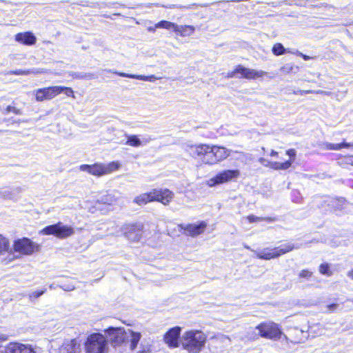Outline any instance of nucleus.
Instances as JSON below:
<instances>
[{"label":"nucleus","instance_id":"obj_1","mask_svg":"<svg viewBox=\"0 0 353 353\" xmlns=\"http://www.w3.org/2000/svg\"><path fill=\"white\" fill-rule=\"evenodd\" d=\"M185 150L192 159L208 165L221 162L230 155V150L227 148L208 143L189 145Z\"/></svg>","mask_w":353,"mask_h":353},{"label":"nucleus","instance_id":"obj_2","mask_svg":"<svg viewBox=\"0 0 353 353\" xmlns=\"http://www.w3.org/2000/svg\"><path fill=\"white\" fill-rule=\"evenodd\" d=\"M207 336L201 331L192 330L185 332L180 343L188 353H199L205 347Z\"/></svg>","mask_w":353,"mask_h":353},{"label":"nucleus","instance_id":"obj_3","mask_svg":"<svg viewBox=\"0 0 353 353\" xmlns=\"http://www.w3.org/2000/svg\"><path fill=\"white\" fill-rule=\"evenodd\" d=\"M261 337L274 341H281L282 343L288 344V338L283 334L278 324L273 322H265L258 325L256 327Z\"/></svg>","mask_w":353,"mask_h":353},{"label":"nucleus","instance_id":"obj_4","mask_svg":"<svg viewBox=\"0 0 353 353\" xmlns=\"http://www.w3.org/2000/svg\"><path fill=\"white\" fill-rule=\"evenodd\" d=\"M120 167L121 164L119 161H111L108 164L99 163H95L91 165L82 164L79 166V170L99 177L117 171Z\"/></svg>","mask_w":353,"mask_h":353},{"label":"nucleus","instance_id":"obj_5","mask_svg":"<svg viewBox=\"0 0 353 353\" xmlns=\"http://www.w3.org/2000/svg\"><path fill=\"white\" fill-rule=\"evenodd\" d=\"M85 350L86 353H108V341L103 334L93 333L88 336L85 343Z\"/></svg>","mask_w":353,"mask_h":353},{"label":"nucleus","instance_id":"obj_6","mask_svg":"<svg viewBox=\"0 0 353 353\" xmlns=\"http://www.w3.org/2000/svg\"><path fill=\"white\" fill-rule=\"evenodd\" d=\"M12 249L21 256H30L39 252L41 250V245L28 237H22L13 241Z\"/></svg>","mask_w":353,"mask_h":353},{"label":"nucleus","instance_id":"obj_7","mask_svg":"<svg viewBox=\"0 0 353 353\" xmlns=\"http://www.w3.org/2000/svg\"><path fill=\"white\" fill-rule=\"evenodd\" d=\"M44 235H53L59 239L70 237L74 233V229L68 225H63L61 222L44 227L40 232Z\"/></svg>","mask_w":353,"mask_h":353},{"label":"nucleus","instance_id":"obj_8","mask_svg":"<svg viewBox=\"0 0 353 353\" xmlns=\"http://www.w3.org/2000/svg\"><path fill=\"white\" fill-rule=\"evenodd\" d=\"M240 172L238 170H225L217 173L214 177L207 181L209 187L228 183L239 177Z\"/></svg>","mask_w":353,"mask_h":353},{"label":"nucleus","instance_id":"obj_9","mask_svg":"<svg viewBox=\"0 0 353 353\" xmlns=\"http://www.w3.org/2000/svg\"><path fill=\"white\" fill-rule=\"evenodd\" d=\"M208 224L205 221H201L198 224H179V230L185 235L195 237L203 234L207 228Z\"/></svg>","mask_w":353,"mask_h":353},{"label":"nucleus","instance_id":"obj_10","mask_svg":"<svg viewBox=\"0 0 353 353\" xmlns=\"http://www.w3.org/2000/svg\"><path fill=\"white\" fill-rule=\"evenodd\" d=\"M237 78L246 79L248 80H255L264 77L267 72L263 70H256L245 68L243 65L239 64L235 66Z\"/></svg>","mask_w":353,"mask_h":353},{"label":"nucleus","instance_id":"obj_11","mask_svg":"<svg viewBox=\"0 0 353 353\" xmlns=\"http://www.w3.org/2000/svg\"><path fill=\"white\" fill-rule=\"evenodd\" d=\"M285 154L288 155L289 159L284 161H268V166L275 170H285L289 169L294 162L296 157V152L294 148L286 150Z\"/></svg>","mask_w":353,"mask_h":353},{"label":"nucleus","instance_id":"obj_12","mask_svg":"<svg viewBox=\"0 0 353 353\" xmlns=\"http://www.w3.org/2000/svg\"><path fill=\"white\" fill-rule=\"evenodd\" d=\"M0 353H35L31 345L20 343H10L0 347Z\"/></svg>","mask_w":353,"mask_h":353},{"label":"nucleus","instance_id":"obj_13","mask_svg":"<svg viewBox=\"0 0 353 353\" xmlns=\"http://www.w3.org/2000/svg\"><path fill=\"white\" fill-rule=\"evenodd\" d=\"M143 230L142 223H132L124 226V235L132 241H139Z\"/></svg>","mask_w":353,"mask_h":353},{"label":"nucleus","instance_id":"obj_14","mask_svg":"<svg viewBox=\"0 0 353 353\" xmlns=\"http://www.w3.org/2000/svg\"><path fill=\"white\" fill-rule=\"evenodd\" d=\"M57 90V85L39 88L35 90V99L39 102L51 100L58 95Z\"/></svg>","mask_w":353,"mask_h":353},{"label":"nucleus","instance_id":"obj_15","mask_svg":"<svg viewBox=\"0 0 353 353\" xmlns=\"http://www.w3.org/2000/svg\"><path fill=\"white\" fill-rule=\"evenodd\" d=\"M155 202L168 205L173 201L174 192L168 188H154Z\"/></svg>","mask_w":353,"mask_h":353},{"label":"nucleus","instance_id":"obj_16","mask_svg":"<svg viewBox=\"0 0 353 353\" xmlns=\"http://www.w3.org/2000/svg\"><path fill=\"white\" fill-rule=\"evenodd\" d=\"M309 334L307 331H304L297 327L291 328L288 333V343H303L307 339Z\"/></svg>","mask_w":353,"mask_h":353},{"label":"nucleus","instance_id":"obj_17","mask_svg":"<svg viewBox=\"0 0 353 353\" xmlns=\"http://www.w3.org/2000/svg\"><path fill=\"white\" fill-rule=\"evenodd\" d=\"M181 333L180 327H174L171 328L166 332L164 336L165 343L171 347H176L179 346V339Z\"/></svg>","mask_w":353,"mask_h":353},{"label":"nucleus","instance_id":"obj_18","mask_svg":"<svg viewBox=\"0 0 353 353\" xmlns=\"http://www.w3.org/2000/svg\"><path fill=\"white\" fill-rule=\"evenodd\" d=\"M14 39L17 42L24 46H32L37 42L36 36L30 31L21 32L16 34Z\"/></svg>","mask_w":353,"mask_h":353},{"label":"nucleus","instance_id":"obj_19","mask_svg":"<svg viewBox=\"0 0 353 353\" xmlns=\"http://www.w3.org/2000/svg\"><path fill=\"white\" fill-rule=\"evenodd\" d=\"M108 333L110 336V339L115 343H125L127 336V330L121 327H110Z\"/></svg>","mask_w":353,"mask_h":353},{"label":"nucleus","instance_id":"obj_20","mask_svg":"<svg viewBox=\"0 0 353 353\" xmlns=\"http://www.w3.org/2000/svg\"><path fill=\"white\" fill-rule=\"evenodd\" d=\"M133 202L139 205H145L149 203L155 202V191L154 188L150 191L142 193L134 198Z\"/></svg>","mask_w":353,"mask_h":353},{"label":"nucleus","instance_id":"obj_21","mask_svg":"<svg viewBox=\"0 0 353 353\" xmlns=\"http://www.w3.org/2000/svg\"><path fill=\"white\" fill-rule=\"evenodd\" d=\"M141 338V334L140 332H134L130 329H128L125 343H129L130 349L134 350L137 347Z\"/></svg>","mask_w":353,"mask_h":353},{"label":"nucleus","instance_id":"obj_22","mask_svg":"<svg viewBox=\"0 0 353 353\" xmlns=\"http://www.w3.org/2000/svg\"><path fill=\"white\" fill-rule=\"evenodd\" d=\"M259 258L265 260H270L279 256L278 248H265L258 254Z\"/></svg>","mask_w":353,"mask_h":353},{"label":"nucleus","instance_id":"obj_23","mask_svg":"<svg viewBox=\"0 0 353 353\" xmlns=\"http://www.w3.org/2000/svg\"><path fill=\"white\" fill-rule=\"evenodd\" d=\"M177 36L182 37H189L195 32V27L190 25H177L176 23L174 31Z\"/></svg>","mask_w":353,"mask_h":353},{"label":"nucleus","instance_id":"obj_24","mask_svg":"<svg viewBox=\"0 0 353 353\" xmlns=\"http://www.w3.org/2000/svg\"><path fill=\"white\" fill-rule=\"evenodd\" d=\"M325 148L329 150H340L343 148H353V143H346L343 141L340 143H330L325 144Z\"/></svg>","mask_w":353,"mask_h":353},{"label":"nucleus","instance_id":"obj_25","mask_svg":"<svg viewBox=\"0 0 353 353\" xmlns=\"http://www.w3.org/2000/svg\"><path fill=\"white\" fill-rule=\"evenodd\" d=\"M115 73L118 76L121 77H128V78L142 80V81H151L152 79L154 78L153 75L144 76V75H141V74H127V73L121 72H116Z\"/></svg>","mask_w":353,"mask_h":353},{"label":"nucleus","instance_id":"obj_26","mask_svg":"<svg viewBox=\"0 0 353 353\" xmlns=\"http://www.w3.org/2000/svg\"><path fill=\"white\" fill-rule=\"evenodd\" d=\"M175 26H176L175 23H173V22L169 21H166V20H161L154 25V28H163V29H165V30H172L173 31H174Z\"/></svg>","mask_w":353,"mask_h":353},{"label":"nucleus","instance_id":"obj_27","mask_svg":"<svg viewBox=\"0 0 353 353\" xmlns=\"http://www.w3.org/2000/svg\"><path fill=\"white\" fill-rule=\"evenodd\" d=\"M10 249V241L8 238L0 234V256L4 254Z\"/></svg>","mask_w":353,"mask_h":353},{"label":"nucleus","instance_id":"obj_28","mask_svg":"<svg viewBox=\"0 0 353 353\" xmlns=\"http://www.w3.org/2000/svg\"><path fill=\"white\" fill-rule=\"evenodd\" d=\"M319 272L321 274L326 276H331L333 274V270L327 263H322L319 266Z\"/></svg>","mask_w":353,"mask_h":353},{"label":"nucleus","instance_id":"obj_29","mask_svg":"<svg viewBox=\"0 0 353 353\" xmlns=\"http://www.w3.org/2000/svg\"><path fill=\"white\" fill-rule=\"evenodd\" d=\"M345 202V199L344 198H334L332 199L330 205L332 210H340L343 208V205L344 204Z\"/></svg>","mask_w":353,"mask_h":353},{"label":"nucleus","instance_id":"obj_30","mask_svg":"<svg viewBox=\"0 0 353 353\" xmlns=\"http://www.w3.org/2000/svg\"><path fill=\"white\" fill-rule=\"evenodd\" d=\"M247 221L250 223H256L259 221H267V222H271L274 221V219L272 217H261V216H256L254 214H250L246 216Z\"/></svg>","mask_w":353,"mask_h":353},{"label":"nucleus","instance_id":"obj_31","mask_svg":"<svg viewBox=\"0 0 353 353\" xmlns=\"http://www.w3.org/2000/svg\"><path fill=\"white\" fill-rule=\"evenodd\" d=\"M125 144L132 147H139L141 145V141L137 135H129Z\"/></svg>","mask_w":353,"mask_h":353},{"label":"nucleus","instance_id":"obj_32","mask_svg":"<svg viewBox=\"0 0 353 353\" xmlns=\"http://www.w3.org/2000/svg\"><path fill=\"white\" fill-rule=\"evenodd\" d=\"M277 248L279 256H281L292 251L296 248V246L292 243H285Z\"/></svg>","mask_w":353,"mask_h":353},{"label":"nucleus","instance_id":"obj_33","mask_svg":"<svg viewBox=\"0 0 353 353\" xmlns=\"http://www.w3.org/2000/svg\"><path fill=\"white\" fill-rule=\"evenodd\" d=\"M57 90L58 95L61 93H64L67 97L75 98L74 92L70 87L57 85Z\"/></svg>","mask_w":353,"mask_h":353},{"label":"nucleus","instance_id":"obj_34","mask_svg":"<svg viewBox=\"0 0 353 353\" xmlns=\"http://www.w3.org/2000/svg\"><path fill=\"white\" fill-rule=\"evenodd\" d=\"M272 52L274 55L280 56L284 54L286 50L281 43H276L272 46Z\"/></svg>","mask_w":353,"mask_h":353},{"label":"nucleus","instance_id":"obj_35","mask_svg":"<svg viewBox=\"0 0 353 353\" xmlns=\"http://www.w3.org/2000/svg\"><path fill=\"white\" fill-rule=\"evenodd\" d=\"M65 349L68 353H79L80 347L74 341H72L70 344H68Z\"/></svg>","mask_w":353,"mask_h":353},{"label":"nucleus","instance_id":"obj_36","mask_svg":"<svg viewBox=\"0 0 353 353\" xmlns=\"http://www.w3.org/2000/svg\"><path fill=\"white\" fill-rule=\"evenodd\" d=\"M313 275V272L308 269L302 270L299 274V278L301 279H309Z\"/></svg>","mask_w":353,"mask_h":353},{"label":"nucleus","instance_id":"obj_37","mask_svg":"<svg viewBox=\"0 0 353 353\" xmlns=\"http://www.w3.org/2000/svg\"><path fill=\"white\" fill-rule=\"evenodd\" d=\"M5 113L6 114H8L10 112H12L14 113V114H17V115H19V114H21V110L14 106H12V105H8L6 108H5Z\"/></svg>","mask_w":353,"mask_h":353},{"label":"nucleus","instance_id":"obj_38","mask_svg":"<svg viewBox=\"0 0 353 353\" xmlns=\"http://www.w3.org/2000/svg\"><path fill=\"white\" fill-rule=\"evenodd\" d=\"M294 67L291 64H285L280 68V71L283 74H287L292 72Z\"/></svg>","mask_w":353,"mask_h":353},{"label":"nucleus","instance_id":"obj_39","mask_svg":"<svg viewBox=\"0 0 353 353\" xmlns=\"http://www.w3.org/2000/svg\"><path fill=\"white\" fill-rule=\"evenodd\" d=\"M316 92L312 90H296L292 92V94L294 95H303L306 94H312Z\"/></svg>","mask_w":353,"mask_h":353},{"label":"nucleus","instance_id":"obj_40","mask_svg":"<svg viewBox=\"0 0 353 353\" xmlns=\"http://www.w3.org/2000/svg\"><path fill=\"white\" fill-rule=\"evenodd\" d=\"M44 293L43 290H37L29 294V299L32 301Z\"/></svg>","mask_w":353,"mask_h":353},{"label":"nucleus","instance_id":"obj_41","mask_svg":"<svg viewBox=\"0 0 353 353\" xmlns=\"http://www.w3.org/2000/svg\"><path fill=\"white\" fill-rule=\"evenodd\" d=\"M225 77L228 79H232V78H234V77L237 78L236 68H234L232 71L228 72L227 73Z\"/></svg>","mask_w":353,"mask_h":353},{"label":"nucleus","instance_id":"obj_42","mask_svg":"<svg viewBox=\"0 0 353 353\" xmlns=\"http://www.w3.org/2000/svg\"><path fill=\"white\" fill-rule=\"evenodd\" d=\"M344 162L346 164L353 165V155H347L344 157Z\"/></svg>","mask_w":353,"mask_h":353},{"label":"nucleus","instance_id":"obj_43","mask_svg":"<svg viewBox=\"0 0 353 353\" xmlns=\"http://www.w3.org/2000/svg\"><path fill=\"white\" fill-rule=\"evenodd\" d=\"M105 200H106V201H105L104 203H107L108 205H112L116 201L114 197L113 196H111V195H107L105 196Z\"/></svg>","mask_w":353,"mask_h":353},{"label":"nucleus","instance_id":"obj_44","mask_svg":"<svg viewBox=\"0 0 353 353\" xmlns=\"http://www.w3.org/2000/svg\"><path fill=\"white\" fill-rule=\"evenodd\" d=\"M17 257L15 256L13 254H11V257L9 259H2V262L4 263V264H8L9 262L14 260L15 259H17Z\"/></svg>","mask_w":353,"mask_h":353},{"label":"nucleus","instance_id":"obj_45","mask_svg":"<svg viewBox=\"0 0 353 353\" xmlns=\"http://www.w3.org/2000/svg\"><path fill=\"white\" fill-rule=\"evenodd\" d=\"M336 307H337L336 304H331V305H329L327 306V310L330 312H332V311L335 310L336 309Z\"/></svg>","mask_w":353,"mask_h":353},{"label":"nucleus","instance_id":"obj_46","mask_svg":"<svg viewBox=\"0 0 353 353\" xmlns=\"http://www.w3.org/2000/svg\"><path fill=\"white\" fill-rule=\"evenodd\" d=\"M270 157H276L279 159V152L274 150H271L270 153Z\"/></svg>","mask_w":353,"mask_h":353},{"label":"nucleus","instance_id":"obj_47","mask_svg":"<svg viewBox=\"0 0 353 353\" xmlns=\"http://www.w3.org/2000/svg\"><path fill=\"white\" fill-rule=\"evenodd\" d=\"M301 57L303 58V60L305 61H308V60H310L311 59V57H309L308 55H306V54H301Z\"/></svg>","mask_w":353,"mask_h":353},{"label":"nucleus","instance_id":"obj_48","mask_svg":"<svg viewBox=\"0 0 353 353\" xmlns=\"http://www.w3.org/2000/svg\"><path fill=\"white\" fill-rule=\"evenodd\" d=\"M347 276L349 278L353 279V268L347 272Z\"/></svg>","mask_w":353,"mask_h":353},{"label":"nucleus","instance_id":"obj_49","mask_svg":"<svg viewBox=\"0 0 353 353\" xmlns=\"http://www.w3.org/2000/svg\"><path fill=\"white\" fill-rule=\"evenodd\" d=\"M223 339H227V340L230 341V339H229L228 337H226V336H223Z\"/></svg>","mask_w":353,"mask_h":353},{"label":"nucleus","instance_id":"obj_50","mask_svg":"<svg viewBox=\"0 0 353 353\" xmlns=\"http://www.w3.org/2000/svg\"><path fill=\"white\" fill-rule=\"evenodd\" d=\"M15 74H23V73L22 72H15Z\"/></svg>","mask_w":353,"mask_h":353},{"label":"nucleus","instance_id":"obj_51","mask_svg":"<svg viewBox=\"0 0 353 353\" xmlns=\"http://www.w3.org/2000/svg\"><path fill=\"white\" fill-rule=\"evenodd\" d=\"M282 161V159H280V161Z\"/></svg>","mask_w":353,"mask_h":353}]
</instances>
